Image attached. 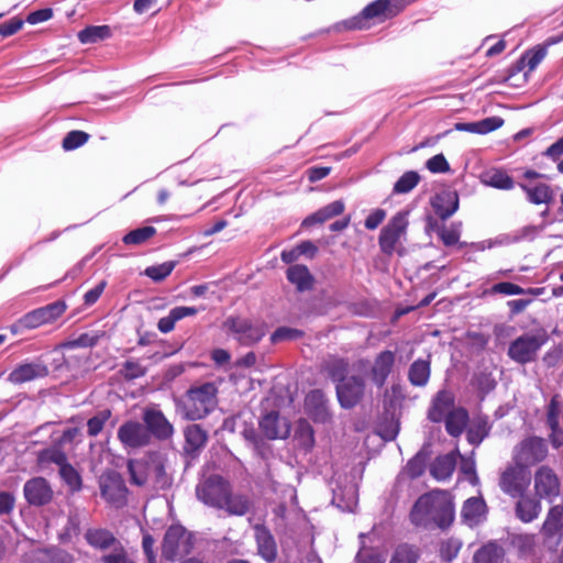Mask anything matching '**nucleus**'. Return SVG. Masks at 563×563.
<instances>
[{
    "label": "nucleus",
    "mask_w": 563,
    "mask_h": 563,
    "mask_svg": "<svg viewBox=\"0 0 563 563\" xmlns=\"http://www.w3.org/2000/svg\"><path fill=\"white\" fill-rule=\"evenodd\" d=\"M453 519V499L448 492L440 489L420 496L410 511V520L415 526L435 525L443 529L449 527Z\"/></svg>",
    "instance_id": "nucleus-1"
},
{
    "label": "nucleus",
    "mask_w": 563,
    "mask_h": 563,
    "mask_svg": "<svg viewBox=\"0 0 563 563\" xmlns=\"http://www.w3.org/2000/svg\"><path fill=\"white\" fill-rule=\"evenodd\" d=\"M409 227V211L402 210L394 214L380 230L378 245L380 251L390 256L395 252L404 254L402 241L406 240Z\"/></svg>",
    "instance_id": "nucleus-2"
},
{
    "label": "nucleus",
    "mask_w": 563,
    "mask_h": 563,
    "mask_svg": "<svg viewBox=\"0 0 563 563\" xmlns=\"http://www.w3.org/2000/svg\"><path fill=\"white\" fill-rule=\"evenodd\" d=\"M216 395L217 388L211 383L190 388L181 402L185 418L199 420L206 417L216 407Z\"/></svg>",
    "instance_id": "nucleus-3"
},
{
    "label": "nucleus",
    "mask_w": 563,
    "mask_h": 563,
    "mask_svg": "<svg viewBox=\"0 0 563 563\" xmlns=\"http://www.w3.org/2000/svg\"><path fill=\"white\" fill-rule=\"evenodd\" d=\"M547 340L548 335L544 330L523 333L509 344L507 354L519 364L533 362Z\"/></svg>",
    "instance_id": "nucleus-4"
},
{
    "label": "nucleus",
    "mask_w": 563,
    "mask_h": 563,
    "mask_svg": "<svg viewBox=\"0 0 563 563\" xmlns=\"http://www.w3.org/2000/svg\"><path fill=\"white\" fill-rule=\"evenodd\" d=\"M230 493V485L219 475H211L200 481L196 487L197 498L207 506L224 508Z\"/></svg>",
    "instance_id": "nucleus-5"
},
{
    "label": "nucleus",
    "mask_w": 563,
    "mask_h": 563,
    "mask_svg": "<svg viewBox=\"0 0 563 563\" xmlns=\"http://www.w3.org/2000/svg\"><path fill=\"white\" fill-rule=\"evenodd\" d=\"M194 547L192 534L180 525L170 526L162 542V554L167 560L187 555Z\"/></svg>",
    "instance_id": "nucleus-6"
},
{
    "label": "nucleus",
    "mask_w": 563,
    "mask_h": 563,
    "mask_svg": "<svg viewBox=\"0 0 563 563\" xmlns=\"http://www.w3.org/2000/svg\"><path fill=\"white\" fill-rule=\"evenodd\" d=\"M547 456L548 446L544 439L534 435L521 440L512 450V462L527 470Z\"/></svg>",
    "instance_id": "nucleus-7"
},
{
    "label": "nucleus",
    "mask_w": 563,
    "mask_h": 563,
    "mask_svg": "<svg viewBox=\"0 0 563 563\" xmlns=\"http://www.w3.org/2000/svg\"><path fill=\"white\" fill-rule=\"evenodd\" d=\"M99 487L102 498L112 507L121 508L128 500V488L123 477L115 472H108L100 476Z\"/></svg>",
    "instance_id": "nucleus-8"
},
{
    "label": "nucleus",
    "mask_w": 563,
    "mask_h": 563,
    "mask_svg": "<svg viewBox=\"0 0 563 563\" xmlns=\"http://www.w3.org/2000/svg\"><path fill=\"white\" fill-rule=\"evenodd\" d=\"M530 472L519 464L508 465L500 474L499 486L511 497H520L530 484Z\"/></svg>",
    "instance_id": "nucleus-9"
},
{
    "label": "nucleus",
    "mask_w": 563,
    "mask_h": 563,
    "mask_svg": "<svg viewBox=\"0 0 563 563\" xmlns=\"http://www.w3.org/2000/svg\"><path fill=\"white\" fill-rule=\"evenodd\" d=\"M225 325L234 338L244 345L257 343L266 333L263 323H253L242 318H230L225 321Z\"/></svg>",
    "instance_id": "nucleus-10"
},
{
    "label": "nucleus",
    "mask_w": 563,
    "mask_h": 563,
    "mask_svg": "<svg viewBox=\"0 0 563 563\" xmlns=\"http://www.w3.org/2000/svg\"><path fill=\"white\" fill-rule=\"evenodd\" d=\"M65 303L56 301L26 313L20 319L19 323L22 328L35 329L55 321L65 312Z\"/></svg>",
    "instance_id": "nucleus-11"
},
{
    "label": "nucleus",
    "mask_w": 563,
    "mask_h": 563,
    "mask_svg": "<svg viewBox=\"0 0 563 563\" xmlns=\"http://www.w3.org/2000/svg\"><path fill=\"white\" fill-rule=\"evenodd\" d=\"M118 439L126 449H139L150 444V433L137 421L128 420L118 429Z\"/></svg>",
    "instance_id": "nucleus-12"
},
{
    "label": "nucleus",
    "mask_w": 563,
    "mask_h": 563,
    "mask_svg": "<svg viewBox=\"0 0 563 563\" xmlns=\"http://www.w3.org/2000/svg\"><path fill=\"white\" fill-rule=\"evenodd\" d=\"M364 379L357 376H350L336 386L338 399L343 408H353L360 402L364 395Z\"/></svg>",
    "instance_id": "nucleus-13"
},
{
    "label": "nucleus",
    "mask_w": 563,
    "mask_h": 563,
    "mask_svg": "<svg viewBox=\"0 0 563 563\" xmlns=\"http://www.w3.org/2000/svg\"><path fill=\"white\" fill-rule=\"evenodd\" d=\"M534 490L540 498L552 499L560 494V481L549 466H540L534 473Z\"/></svg>",
    "instance_id": "nucleus-14"
},
{
    "label": "nucleus",
    "mask_w": 563,
    "mask_h": 563,
    "mask_svg": "<svg viewBox=\"0 0 563 563\" xmlns=\"http://www.w3.org/2000/svg\"><path fill=\"white\" fill-rule=\"evenodd\" d=\"M26 501L32 506H44L52 501L54 492L44 477H33L23 487Z\"/></svg>",
    "instance_id": "nucleus-15"
},
{
    "label": "nucleus",
    "mask_w": 563,
    "mask_h": 563,
    "mask_svg": "<svg viewBox=\"0 0 563 563\" xmlns=\"http://www.w3.org/2000/svg\"><path fill=\"white\" fill-rule=\"evenodd\" d=\"M143 421L145 429L158 440H167L174 433L173 424L167 420L164 413L156 409H145L143 412Z\"/></svg>",
    "instance_id": "nucleus-16"
},
{
    "label": "nucleus",
    "mask_w": 563,
    "mask_h": 563,
    "mask_svg": "<svg viewBox=\"0 0 563 563\" xmlns=\"http://www.w3.org/2000/svg\"><path fill=\"white\" fill-rule=\"evenodd\" d=\"M260 429L269 440L286 439L290 433L288 420L276 411H271L261 419Z\"/></svg>",
    "instance_id": "nucleus-17"
},
{
    "label": "nucleus",
    "mask_w": 563,
    "mask_h": 563,
    "mask_svg": "<svg viewBox=\"0 0 563 563\" xmlns=\"http://www.w3.org/2000/svg\"><path fill=\"white\" fill-rule=\"evenodd\" d=\"M48 374L46 365L42 363H23L18 365L8 376V382L14 385H21L37 378H43Z\"/></svg>",
    "instance_id": "nucleus-18"
},
{
    "label": "nucleus",
    "mask_w": 563,
    "mask_h": 563,
    "mask_svg": "<svg viewBox=\"0 0 563 563\" xmlns=\"http://www.w3.org/2000/svg\"><path fill=\"white\" fill-rule=\"evenodd\" d=\"M22 563H73V556L63 550L32 549L23 555Z\"/></svg>",
    "instance_id": "nucleus-19"
},
{
    "label": "nucleus",
    "mask_w": 563,
    "mask_h": 563,
    "mask_svg": "<svg viewBox=\"0 0 563 563\" xmlns=\"http://www.w3.org/2000/svg\"><path fill=\"white\" fill-rule=\"evenodd\" d=\"M394 363L395 354L391 351H383L375 357L371 369V378L378 387L385 384Z\"/></svg>",
    "instance_id": "nucleus-20"
},
{
    "label": "nucleus",
    "mask_w": 563,
    "mask_h": 563,
    "mask_svg": "<svg viewBox=\"0 0 563 563\" xmlns=\"http://www.w3.org/2000/svg\"><path fill=\"white\" fill-rule=\"evenodd\" d=\"M85 539L89 545L98 550H115L121 545V542L113 536V533L102 528H91L85 533Z\"/></svg>",
    "instance_id": "nucleus-21"
},
{
    "label": "nucleus",
    "mask_w": 563,
    "mask_h": 563,
    "mask_svg": "<svg viewBox=\"0 0 563 563\" xmlns=\"http://www.w3.org/2000/svg\"><path fill=\"white\" fill-rule=\"evenodd\" d=\"M150 483L155 489H165L172 485V477L165 470V463L162 457L153 456L147 461Z\"/></svg>",
    "instance_id": "nucleus-22"
},
{
    "label": "nucleus",
    "mask_w": 563,
    "mask_h": 563,
    "mask_svg": "<svg viewBox=\"0 0 563 563\" xmlns=\"http://www.w3.org/2000/svg\"><path fill=\"white\" fill-rule=\"evenodd\" d=\"M306 409L314 421L325 422L330 415L327 408V400L320 390H312L306 397Z\"/></svg>",
    "instance_id": "nucleus-23"
},
{
    "label": "nucleus",
    "mask_w": 563,
    "mask_h": 563,
    "mask_svg": "<svg viewBox=\"0 0 563 563\" xmlns=\"http://www.w3.org/2000/svg\"><path fill=\"white\" fill-rule=\"evenodd\" d=\"M344 209H345L344 202L342 200H335V201L322 207L321 209H319L311 216L307 217L303 220L302 225L311 227L314 224L324 223L328 220L343 213Z\"/></svg>",
    "instance_id": "nucleus-24"
},
{
    "label": "nucleus",
    "mask_w": 563,
    "mask_h": 563,
    "mask_svg": "<svg viewBox=\"0 0 563 563\" xmlns=\"http://www.w3.org/2000/svg\"><path fill=\"white\" fill-rule=\"evenodd\" d=\"M486 505L482 498H468L462 508V518L470 527L478 525L485 519Z\"/></svg>",
    "instance_id": "nucleus-25"
},
{
    "label": "nucleus",
    "mask_w": 563,
    "mask_h": 563,
    "mask_svg": "<svg viewBox=\"0 0 563 563\" xmlns=\"http://www.w3.org/2000/svg\"><path fill=\"white\" fill-rule=\"evenodd\" d=\"M457 455L459 452L453 451L437 457L430 466L431 475L438 481H444L449 478L455 470Z\"/></svg>",
    "instance_id": "nucleus-26"
},
{
    "label": "nucleus",
    "mask_w": 563,
    "mask_h": 563,
    "mask_svg": "<svg viewBox=\"0 0 563 563\" xmlns=\"http://www.w3.org/2000/svg\"><path fill=\"white\" fill-rule=\"evenodd\" d=\"M400 10L399 0H376L363 10V14L367 19L389 18L396 15Z\"/></svg>",
    "instance_id": "nucleus-27"
},
{
    "label": "nucleus",
    "mask_w": 563,
    "mask_h": 563,
    "mask_svg": "<svg viewBox=\"0 0 563 563\" xmlns=\"http://www.w3.org/2000/svg\"><path fill=\"white\" fill-rule=\"evenodd\" d=\"M454 409L453 398L451 395L445 391H440L434 398L429 410V418L434 422H439L443 419L446 420L450 412H452Z\"/></svg>",
    "instance_id": "nucleus-28"
},
{
    "label": "nucleus",
    "mask_w": 563,
    "mask_h": 563,
    "mask_svg": "<svg viewBox=\"0 0 563 563\" xmlns=\"http://www.w3.org/2000/svg\"><path fill=\"white\" fill-rule=\"evenodd\" d=\"M504 125V119L489 117L477 122L456 123L455 130L471 133L486 134Z\"/></svg>",
    "instance_id": "nucleus-29"
},
{
    "label": "nucleus",
    "mask_w": 563,
    "mask_h": 563,
    "mask_svg": "<svg viewBox=\"0 0 563 563\" xmlns=\"http://www.w3.org/2000/svg\"><path fill=\"white\" fill-rule=\"evenodd\" d=\"M433 207L442 220L450 218L459 208V197L454 191H445L438 195Z\"/></svg>",
    "instance_id": "nucleus-30"
},
{
    "label": "nucleus",
    "mask_w": 563,
    "mask_h": 563,
    "mask_svg": "<svg viewBox=\"0 0 563 563\" xmlns=\"http://www.w3.org/2000/svg\"><path fill=\"white\" fill-rule=\"evenodd\" d=\"M287 278L299 291L312 289L314 283L313 276L305 265L290 266L287 271Z\"/></svg>",
    "instance_id": "nucleus-31"
},
{
    "label": "nucleus",
    "mask_w": 563,
    "mask_h": 563,
    "mask_svg": "<svg viewBox=\"0 0 563 563\" xmlns=\"http://www.w3.org/2000/svg\"><path fill=\"white\" fill-rule=\"evenodd\" d=\"M255 537L258 545V553L262 555V558L268 562L274 561L276 558L277 550L274 538L272 537L269 531L263 527L256 526Z\"/></svg>",
    "instance_id": "nucleus-32"
},
{
    "label": "nucleus",
    "mask_w": 563,
    "mask_h": 563,
    "mask_svg": "<svg viewBox=\"0 0 563 563\" xmlns=\"http://www.w3.org/2000/svg\"><path fill=\"white\" fill-rule=\"evenodd\" d=\"M505 551L496 543H487L474 554V563H503Z\"/></svg>",
    "instance_id": "nucleus-33"
},
{
    "label": "nucleus",
    "mask_w": 563,
    "mask_h": 563,
    "mask_svg": "<svg viewBox=\"0 0 563 563\" xmlns=\"http://www.w3.org/2000/svg\"><path fill=\"white\" fill-rule=\"evenodd\" d=\"M541 511L538 500L530 497H522L516 505V515L523 522H531Z\"/></svg>",
    "instance_id": "nucleus-34"
},
{
    "label": "nucleus",
    "mask_w": 563,
    "mask_h": 563,
    "mask_svg": "<svg viewBox=\"0 0 563 563\" xmlns=\"http://www.w3.org/2000/svg\"><path fill=\"white\" fill-rule=\"evenodd\" d=\"M563 530V506L556 505L552 507L545 518L542 526V532L552 537Z\"/></svg>",
    "instance_id": "nucleus-35"
},
{
    "label": "nucleus",
    "mask_w": 563,
    "mask_h": 563,
    "mask_svg": "<svg viewBox=\"0 0 563 563\" xmlns=\"http://www.w3.org/2000/svg\"><path fill=\"white\" fill-rule=\"evenodd\" d=\"M481 180L484 185L497 189L508 190L514 187L512 179L503 170L489 169L482 174Z\"/></svg>",
    "instance_id": "nucleus-36"
},
{
    "label": "nucleus",
    "mask_w": 563,
    "mask_h": 563,
    "mask_svg": "<svg viewBox=\"0 0 563 563\" xmlns=\"http://www.w3.org/2000/svg\"><path fill=\"white\" fill-rule=\"evenodd\" d=\"M111 34V29L108 25H92L81 30L78 33V38L82 44H91L109 38Z\"/></svg>",
    "instance_id": "nucleus-37"
},
{
    "label": "nucleus",
    "mask_w": 563,
    "mask_h": 563,
    "mask_svg": "<svg viewBox=\"0 0 563 563\" xmlns=\"http://www.w3.org/2000/svg\"><path fill=\"white\" fill-rule=\"evenodd\" d=\"M58 443L55 445L44 449L37 453V463L40 465H47L49 463H54L59 467L67 463V455L63 451Z\"/></svg>",
    "instance_id": "nucleus-38"
},
{
    "label": "nucleus",
    "mask_w": 563,
    "mask_h": 563,
    "mask_svg": "<svg viewBox=\"0 0 563 563\" xmlns=\"http://www.w3.org/2000/svg\"><path fill=\"white\" fill-rule=\"evenodd\" d=\"M446 421V431L452 437H459L464 431L465 426L468 421V415L463 408H455L448 416Z\"/></svg>",
    "instance_id": "nucleus-39"
},
{
    "label": "nucleus",
    "mask_w": 563,
    "mask_h": 563,
    "mask_svg": "<svg viewBox=\"0 0 563 563\" xmlns=\"http://www.w3.org/2000/svg\"><path fill=\"white\" fill-rule=\"evenodd\" d=\"M186 437V450L195 452L206 445L207 433L198 424L187 427L185 431Z\"/></svg>",
    "instance_id": "nucleus-40"
},
{
    "label": "nucleus",
    "mask_w": 563,
    "mask_h": 563,
    "mask_svg": "<svg viewBox=\"0 0 563 563\" xmlns=\"http://www.w3.org/2000/svg\"><path fill=\"white\" fill-rule=\"evenodd\" d=\"M409 380L415 386H423L430 377V363L428 361L418 360L413 362L409 368Z\"/></svg>",
    "instance_id": "nucleus-41"
},
{
    "label": "nucleus",
    "mask_w": 563,
    "mask_h": 563,
    "mask_svg": "<svg viewBox=\"0 0 563 563\" xmlns=\"http://www.w3.org/2000/svg\"><path fill=\"white\" fill-rule=\"evenodd\" d=\"M128 468L133 484L143 486L146 483H150L147 462L130 461Z\"/></svg>",
    "instance_id": "nucleus-42"
},
{
    "label": "nucleus",
    "mask_w": 563,
    "mask_h": 563,
    "mask_svg": "<svg viewBox=\"0 0 563 563\" xmlns=\"http://www.w3.org/2000/svg\"><path fill=\"white\" fill-rule=\"evenodd\" d=\"M250 506L251 503L245 496H232L230 492L223 509L231 515L243 516L249 511Z\"/></svg>",
    "instance_id": "nucleus-43"
},
{
    "label": "nucleus",
    "mask_w": 563,
    "mask_h": 563,
    "mask_svg": "<svg viewBox=\"0 0 563 563\" xmlns=\"http://www.w3.org/2000/svg\"><path fill=\"white\" fill-rule=\"evenodd\" d=\"M521 188L527 192L529 200L536 205L548 203L552 198V191L547 184H539L533 188L521 185Z\"/></svg>",
    "instance_id": "nucleus-44"
},
{
    "label": "nucleus",
    "mask_w": 563,
    "mask_h": 563,
    "mask_svg": "<svg viewBox=\"0 0 563 563\" xmlns=\"http://www.w3.org/2000/svg\"><path fill=\"white\" fill-rule=\"evenodd\" d=\"M155 233L156 229L154 227H143L128 233L123 238V242L125 244L140 245L150 240Z\"/></svg>",
    "instance_id": "nucleus-45"
},
{
    "label": "nucleus",
    "mask_w": 563,
    "mask_h": 563,
    "mask_svg": "<svg viewBox=\"0 0 563 563\" xmlns=\"http://www.w3.org/2000/svg\"><path fill=\"white\" fill-rule=\"evenodd\" d=\"M59 474L71 490L81 488V477L68 462L59 467Z\"/></svg>",
    "instance_id": "nucleus-46"
},
{
    "label": "nucleus",
    "mask_w": 563,
    "mask_h": 563,
    "mask_svg": "<svg viewBox=\"0 0 563 563\" xmlns=\"http://www.w3.org/2000/svg\"><path fill=\"white\" fill-rule=\"evenodd\" d=\"M547 55V48L537 46L521 57L520 63H527L529 71H533Z\"/></svg>",
    "instance_id": "nucleus-47"
},
{
    "label": "nucleus",
    "mask_w": 563,
    "mask_h": 563,
    "mask_svg": "<svg viewBox=\"0 0 563 563\" xmlns=\"http://www.w3.org/2000/svg\"><path fill=\"white\" fill-rule=\"evenodd\" d=\"M420 177L416 172L405 173L395 184L394 191L397 194H405L413 189Z\"/></svg>",
    "instance_id": "nucleus-48"
},
{
    "label": "nucleus",
    "mask_w": 563,
    "mask_h": 563,
    "mask_svg": "<svg viewBox=\"0 0 563 563\" xmlns=\"http://www.w3.org/2000/svg\"><path fill=\"white\" fill-rule=\"evenodd\" d=\"M418 552L409 545H400L395 551L390 563H417Z\"/></svg>",
    "instance_id": "nucleus-49"
},
{
    "label": "nucleus",
    "mask_w": 563,
    "mask_h": 563,
    "mask_svg": "<svg viewBox=\"0 0 563 563\" xmlns=\"http://www.w3.org/2000/svg\"><path fill=\"white\" fill-rule=\"evenodd\" d=\"M89 140V134L82 131H71L63 140L65 151L75 150L84 145Z\"/></svg>",
    "instance_id": "nucleus-50"
},
{
    "label": "nucleus",
    "mask_w": 563,
    "mask_h": 563,
    "mask_svg": "<svg viewBox=\"0 0 563 563\" xmlns=\"http://www.w3.org/2000/svg\"><path fill=\"white\" fill-rule=\"evenodd\" d=\"M437 233L441 241L446 246L455 245L459 242L460 239V225L452 224L451 227H444L437 229Z\"/></svg>",
    "instance_id": "nucleus-51"
},
{
    "label": "nucleus",
    "mask_w": 563,
    "mask_h": 563,
    "mask_svg": "<svg viewBox=\"0 0 563 563\" xmlns=\"http://www.w3.org/2000/svg\"><path fill=\"white\" fill-rule=\"evenodd\" d=\"M175 264L173 262H165L161 265L147 267L145 269V275L155 282H161L172 273Z\"/></svg>",
    "instance_id": "nucleus-52"
},
{
    "label": "nucleus",
    "mask_w": 563,
    "mask_h": 563,
    "mask_svg": "<svg viewBox=\"0 0 563 563\" xmlns=\"http://www.w3.org/2000/svg\"><path fill=\"white\" fill-rule=\"evenodd\" d=\"M110 415L111 412L109 410H103L95 417L90 418L87 422L88 434L90 437L98 435L102 431L107 420L110 418Z\"/></svg>",
    "instance_id": "nucleus-53"
},
{
    "label": "nucleus",
    "mask_w": 563,
    "mask_h": 563,
    "mask_svg": "<svg viewBox=\"0 0 563 563\" xmlns=\"http://www.w3.org/2000/svg\"><path fill=\"white\" fill-rule=\"evenodd\" d=\"M378 434L386 441H391L399 432V423L394 418L382 422L377 428Z\"/></svg>",
    "instance_id": "nucleus-54"
},
{
    "label": "nucleus",
    "mask_w": 563,
    "mask_h": 563,
    "mask_svg": "<svg viewBox=\"0 0 563 563\" xmlns=\"http://www.w3.org/2000/svg\"><path fill=\"white\" fill-rule=\"evenodd\" d=\"M562 411V404L559 396L552 397L547 411V424L548 427L559 426V420Z\"/></svg>",
    "instance_id": "nucleus-55"
},
{
    "label": "nucleus",
    "mask_w": 563,
    "mask_h": 563,
    "mask_svg": "<svg viewBox=\"0 0 563 563\" xmlns=\"http://www.w3.org/2000/svg\"><path fill=\"white\" fill-rule=\"evenodd\" d=\"M102 563H135L134 560L129 555L126 550L121 544L111 553L106 554L101 558Z\"/></svg>",
    "instance_id": "nucleus-56"
},
{
    "label": "nucleus",
    "mask_w": 563,
    "mask_h": 563,
    "mask_svg": "<svg viewBox=\"0 0 563 563\" xmlns=\"http://www.w3.org/2000/svg\"><path fill=\"white\" fill-rule=\"evenodd\" d=\"M302 335L298 329L282 327L278 328L271 336L273 343H278L287 340H296Z\"/></svg>",
    "instance_id": "nucleus-57"
},
{
    "label": "nucleus",
    "mask_w": 563,
    "mask_h": 563,
    "mask_svg": "<svg viewBox=\"0 0 563 563\" xmlns=\"http://www.w3.org/2000/svg\"><path fill=\"white\" fill-rule=\"evenodd\" d=\"M101 334L99 333H82L77 339L71 340L67 343L69 347H91L95 346Z\"/></svg>",
    "instance_id": "nucleus-58"
},
{
    "label": "nucleus",
    "mask_w": 563,
    "mask_h": 563,
    "mask_svg": "<svg viewBox=\"0 0 563 563\" xmlns=\"http://www.w3.org/2000/svg\"><path fill=\"white\" fill-rule=\"evenodd\" d=\"M461 547L462 543L459 540L450 539L448 541H444L442 542L440 549L441 556L446 561H451L457 555Z\"/></svg>",
    "instance_id": "nucleus-59"
},
{
    "label": "nucleus",
    "mask_w": 563,
    "mask_h": 563,
    "mask_svg": "<svg viewBox=\"0 0 563 563\" xmlns=\"http://www.w3.org/2000/svg\"><path fill=\"white\" fill-rule=\"evenodd\" d=\"M426 166L431 173H446L450 170V165L443 154H437L429 158Z\"/></svg>",
    "instance_id": "nucleus-60"
},
{
    "label": "nucleus",
    "mask_w": 563,
    "mask_h": 563,
    "mask_svg": "<svg viewBox=\"0 0 563 563\" xmlns=\"http://www.w3.org/2000/svg\"><path fill=\"white\" fill-rule=\"evenodd\" d=\"M121 374L126 379H134L143 376L145 374V368L139 362L128 361L123 364Z\"/></svg>",
    "instance_id": "nucleus-61"
},
{
    "label": "nucleus",
    "mask_w": 563,
    "mask_h": 563,
    "mask_svg": "<svg viewBox=\"0 0 563 563\" xmlns=\"http://www.w3.org/2000/svg\"><path fill=\"white\" fill-rule=\"evenodd\" d=\"M492 291L504 295H522L526 292L520 286L508 282L495 284Z\"/></svg>",
    "instance_id": "nucleus-62"
},
{
    "label": "nucleus",
    "mask_w": 563,
    "mask_h": 563,
    "mask_svg": "<svg viewBox=\"0 0 563 563\" xmlns=\"http://www.w3.org/2000/svg\"><path fill=\"white\" fill-rule=\"evenodd\" d=\"M385 218L386 211L384 209L377 208L368 214L364 222V225L367 230H375L385 220Z\"/></svg>",
    "instance_id": "nucleus-63"
},
{
    "label": "nucleus",
    "mask_w": 563,
    "mask_h": 563,
    "mask_svg": "<svg viewBox=\"0 0 563 563\" xmlns=\"http://www.w3.org/2000/svg\"><path fill=\"white\" fill-rule=\"evenodd\" d=\"M23 23L24 22L21 19L14 18L0 24V35L3 37L13 35L22 29Z\"/></svg>",
    "instance_id": "nucleus-64"
}]
</instances>
